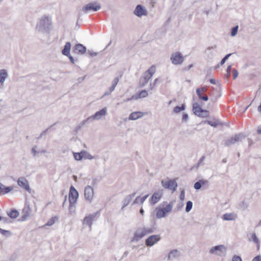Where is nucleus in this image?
<instances>
[{
	"label": "nucleus",
	"mask_w": 261,
	"mask_h": 261,
	"mask_svg": "<svg viewBox=\"0 0 261 261\" xmlns=\"http://www.w3.org/2000/svg\"><path fill=\"white\" fill-rule=\"evenodd\" d=\"M79 194L77 191L73 186H71L69 192V203H76L79 197Z\"/></svg>",
	"instance_id": "nucleus-8"
},
{
	"label": "nucleus",
	"mask_w": 261,
	"mask_h": 261,
	"mask_svg": "<svg viewBox=\"0 0 261 261\" xmlns=\"http://www.w3.org/2000/svg\"><path fill=\"white\" fill-rule=\"evenodd\" d=\"M97 213L98 212H96L86 216L84 219L83 224H87L89 226L91 227L92 224V221L94 220Z\"/></svg>",
	"instance_id": "nucleus-19"
},
{
	"label": "nucleus",
	"mask_w": 261,
	"mask_h": 261,
	"mask_svg": "<svg viewBox=\"0 0 261 261\" xmlns=\"http://www.w3.org/2000/svg\"><path fill=\"white\" fill-rule=\"evenodd\" d=\"M148 96L147 91L145 90H142L139 92V93L136 95L135 99L145 98Z\"/></svg>",
	"instance_id": "nucleus-31"
},
{
	"label": "nucleus",
	"mask_w": 261,
	"mask_h": 261,
	"mask_svg": "<svg viewBox=\"0 0 261 261\" xmlns=\"http://www.w3.org/2000/svg\"><path fill=\"white\" fill-rule=\"evenodd\" d=\"M175 202V200L171 201L165 207L162 208L160 206L157 207L155 208V211H156V217L158 219H160L165 217L168 213H169L172 211L174 203Z\"/></svg>",
	"instance_id": "nucleus-2"
},
{
	"label": "nucleus",
	"mask_w": 261,
	"mask_h": 261,
	"mask_svg": "<svg viewBox=\"0 0 261 261\" xmlns=\"http://www.w3.org/2000/svg\"><path fill=\"white\" fill-rule=\"evenodd\" d=\"M203 109L199 106V103L197 102H194L193 104V113L196 115L198 116V114H200V112L203 111Z\"/></svg>",
	"instance_id": "nucleus-25"
},
{
	"label": "nucleus",
	"mask_w": 261,
	"mask_h": 261,
	"mask_svg": "<svg viewBox=\"0 0 261 261\" xmlns=\"http://www.w3.org/2000/svg\"><path fill=\"white\" fill-rule=\"evenodd\" d=\"M107 114V108L105 107L100 110L96 112L94 115L89 116L92 122L94 120H99L102 116H105Z\"/></svg>",
	"instance_id": "nucleus-12"
},
{
	"label": "nucleus",
	"mask_w": 261,
	"mask_h": 261,
	"mask_svg": "<svg viewBox=\"0 0 261 261\" xmlns=\"http://www.w3.org/2000/svg\"><path fill=\"white\" fill-rule=\"evenodd\" d=\"M232 74H233V79H236L238 77V74H239L238 70L236 69H233L232 70Z\"/></svg>",
	"instance_id": "nucleus-54"
},
{
	"label": "nucleus",
	"mask_w": 261,
	"mask_h": 261,
	"mask_svg": "<svg viewBox=\"0 0 261 261\" xmlns=\"http://www.w3.org/2000/svg\"><path fill=\"white\" fill-rule=\"evenodd\" d=\"M8 216L11 219H15L19 216V212L15 208L12 209L7 213Z\"/></svg>",
	"instance_id": "nucleus-29"
},
{
	"label": "nucleus",
	"mask_w": 261,
	"mask_h": 261,
	"mask_svg": "<svg viewBox=\"0 0 261 261\" xmlns=\"http://www.w3.org/2000/svg\"><path fill=\"white\" fill-rule=\"evenodd\" d=\"M13 189V188L12 186L6 187L4 186V187L3 188V191L1 192L3 194H6L11 192Z\"/></svg>",
	"instance_id": "nucleus-38"
},
{
	"label": "nucleus",
	"mask_w": 261,
	"mask_h": 261,
	"mask_svg": "<svg viewBox=\"0 0 261 261\" xmlns=\"http://www.w3.org/2000/svg\"><path fill=\"white\" fill-rule=\"evenodd\" d=\"M237 215L233 213H226L222 216V218L224 220L226 221H232L234 220L237 219Z\"/></svg>",
	"instance_id": "nucleus-23"
},
{
	"label": "nucleus",
	"mask_w": 261,
	"mask_h": 261,
	"mask_svg": "<svg viewBox=\"0 0 261 261\" xmlns=\"http://www.w3.org/2000/svg\"><path fill=\"white\" fill-rule=\"evenodd\" d=\"M180 252L177 250L174 249L171 251L168 254V259H172L179 256Z\"/></svg>",
	"instance_id": "nucleus-28"
},
{
	"label": "nucleus",
	"mask_w": 261,
	"mask_h": 261,
	"mask_svg": "<svg viewBox=\"0 0 261 261\" xmlns=\"http://www.w3.org/2000/svg\"><path fill=\"white\" fill-rule=\"evenodd\" d=\"M176 179L177 178L173 179H170L168 180L162 179L161 182L162 186L166 189L172 190L173 192H174L176 190V188L178 186V184L176 181Z\"/></svg>",
	"instance_id": "nucleus-3"
},
{
	"label": "nucleus",
	"mask_w": 261,
	"mask_h": 261,
	"mask_svg": "<svg viewBox=\"0 0 261 261\" xmlns=\"http://www.w3.org/2000/svg\"><path fill=\"white\" fill-rule=\"evenodd\" d=\"M188 119V115L187 113H184L182 116V120L187 121Z\"/></svg>",
	"instance_id": "nucleus-57"
},
{
	"label": "nucleus",
	"mask_w": 261,
	"mask_h": 261,
	"mask_svg": "<svg viewBox=\"0 0 261 261\" xmlns=\"http://www.w3.org/2000/svg\"><path fill=\"white\" fill-rule=\"evenodd\" d=\"M186 109V106L185 103L181 105V106H176L174 108L173 112L175 113H178L181 111L185 110Z\"/></svg>",
	"instance_id": "nucleus-33"
},
{
	"label": "nucleus",
	"mask_w": 261,
	"mask_h": 261,
	"mask_svg": "<svg viewBox=\"0 0 261 261\" xmlns=\"http://www.w3.org/2000/svg\"><path fill=\"white\" fill-rule=\"evenodd\" d=\"M66 56L69 58V59L70 60V61L72 63H73V64L74 63V59L73 57L70 55V54H69V55Z\"/></svg>",
	"instance_id": "nucleus-62"
},
{
	"label": "nucleus",
	"mask_w": 261,
	"mask_h": 261,
	"mask_svg": "<svg viewBox=\"0 0 261 261\" xmlns=\"http://www.w3.org/2000/svg\"><path fill=\"white\" fill-rule=\"evenodd\" d=\"M83 153H84V158H85V159H87L89 160H92L94 158V156L91 155L89 153H88V152H87L85 150H84Z\"/></svg>",
	"instance_id": "nucleus-43"
},
{
	"label": "nucleus",
	"mask_w": 261,
	"mask_h": 261,
	"mask_svg": "<svg viewBox=\"0 0 261 261\" xmlns=\"http://www.w3.org/2000/svg\"><path fill=\"white\" fill-rule=\"evenodd\" d=\"M209 115V111L206 110H203L200 114H198V117L201 118H205L208 117Z\"/></svg>",
	"instance_id": "nucleus-37"
},
{
	"label": "nucleus",
	"mask_w": 261,
	"mask_h": 261,
	"mask_svg": "<svg viewBox=\"0 0 261 261\" xmlns=\"http://www.w3.org/2000/svg\"><path fill=\"white\" fill-rule=\"evenodd\" d=\"M32 213V209L31 208L29 205H26L22 210V215L19 219V221H25Z\"/></svg>",
	"instance_id": "nucleus-15"
},
{
	"label": "nucleus",
	"mask_w": 261,
	"mask_h": 261,
	"mask_svg": "<svg viewBox=\"0 0 261 261\" xmlns=\"http://www.w3.org/2000/svg\"><path fill=\"white\" fill-rule=\"evenodd\" d=\"M245 137V136L242 133L236 134L234 137H232L226 140L224 145L227 147L230 146L231 145H233L238 142L241 141L242 139Z\"/></svg>",
	"instance_id": "nucleus-6"
},
{
	"label": "nucleus",
	"mask_w": 261,
	"mask_h": 261,
	"mask_svg": "<svg viewBox=\"0 0 261 261\" xmlns=\"http://www.w3.org/2000/svg\"><path fill=\"white\" fill-rule=\"evenodd\" d=\"M59 218L57 216H54L50 219L46 223L45 225L46 226H52L53 224L55 223V222L58 221Z\"/></svg>",
	"instance_id": "nucleus-34"
},
{
	"label": "nucleus",
	"mask_w": 261,
	"mask_h": 261,
	"mask_svg": "<svg viewBox=\"0 0 261 261\" xmlns=\"http://www.w3.org/2000/svg\"><path fill=\"white\" fill-rule=\"evenodd\" d=\"M198 181L200 182V184L201 185V186H204L207 183V181L206 180L201 179Z\"/></svg>",
	"instance_id": "nucleus-63"
},
{
	"label": "nucleus",
	"mask_w": 261,
	"mask_h": 261,
	"mask_svg": "<svg viewBox=\"0 0 261 261\" xmlns=\"http://www.w3.org/2000/svg\"><path fill=\"white\" fill-rule=\"evenodd\" d=\"M240 206L242 208V210H245L248 208V204L245 202L244 201H243L240 203Z\"/></svg>",
	"instance_id": "nucleus-46"
},
{
	"label": "nucleus",
	"mask_w": 261,
	"mask_h": 261,
	"mask_svg": "<svg viewBox=\"0 0 261 261\" xmlns=\"http://www.w3.org/2000/svg\"><path fill=\"white\" fill-rule=\"evenodd\" d=\"M193 202L191 201H188L186 203L185 211L187 213L189 212L192 208Z\"/></svg>",
	"instance_id": "nucleus-36"
},
{
	"label": "nucleus",
	"mask_w": 261,
	"mask_h": 261,
	"mask_svg": "<svg viewBox=\"0 0 261 261\" xmlns=\"http://www.w3.org/2000/svg\"><path fill=\"white\" fill-rule=\"evenodd\" d=\"M131 200H132V199H130V196H126V198L124 200L123 204L122 209H123L124 207L126 206L129 203Z\"/></svg>",
	"instance_id": "nucleus-42"
},
{
	"label": "nucleus",
	"mask_w": 261,
	"mask_h": 261,
	"mask_svg": "<svg viewBox=\"0 0 261 261\" xmlns=\"http://www.w3.org/2000/svg\"><path fill=\"white\" fill-rule=\"evenodd\" d=\"M231 65H228L226 69V72L228 73V74H231Z\"/></svg>",
	"instance_id": "nucleus-64"
},
{
	"label": "nucleus",
	"mask_w": 261,
	"mask_h": 261,
	"mask_svg": "<svg viewBox=\"0 0 261 261\" xmlns=\"http://www.w3.org/2000/svg\"><path fill=\"white\" fill-rule=\"evenodd\" d=\"M51 25V21L50 18L47 16H44L40 18L37 23L36 29L39 32L48 34Z\"/></svg>",
	"instance_id": "nucleus-1"
},
{
	"label": "nucleus",
	"mask_w": 261,
	"mask_h": 261,
	"mask_svg": "<svg viewBox=\"0 0 261 261\" xmlns=\"http://www.w3.org/2000/svg\"><path fill=\"white\" fill-rule=\"evenodd\" d=\"M94 195L93 189L90 186H87L84 190V196L86 200L91 202Z\"/></svg>",
	"instance_id": "nucleus-11"
},
{
	"label": "nucleus",
	"mask_w": 261,
	"mask_h": 261,
	"mask_svg": "<svg viewBox=\"0 0 261 261\" xmlns=\"http://www.w3.org/2000/svg\"><path fill=\"white\" fill-rule=\"evenodd\" d=\"M146 235L143 229H138L134 234V238L132 240V242H137Z\"/></svg>",
	"instance_id": "nucleus-20"
},
{
	"label": "nucleus",
	"mask_w": 261,
	"mask_h": 261,
	"mask_svg": "<svg viewBox=\"0 0 261 261\" xmlns=\"http://www.w3.org/2000/svg\"><path fill=\"white\" fill-rule=\"evenodd\" d=\"M91 118H89V117H88L85 120H84L83 121H82L80 123V124L79 125V126H81V128L84 126V125H85L86 123H90L91 122Z\"/></svg>",
	"instance_id": "nucleus-45"
},
{
	"label": "nucleus",
	"mask_w": 261,
	"mask_h": 261,
	"mask_svg": "<svg viewBox=\"0 0 261 261\" xmlns=\"http://www.w3.org/2000/svg\"><path fill=\"white\" fill-rule=\"evenodd\" d=\"M233 54V53H230V54H228L227 55H226L224 57H223L220 63V64L221 65H223L225 63V62L226 61V60Z\"/></svg>",
	"instance_id": "nucleus-41"
},
{
	"label": "nucleus",
	"mask_w": 261,
	"mask_h": 261,
	"mask_svg": "<svg viewBox=\"0 0 261 261\" xmlns=\"http://www.w3.org/2000/svg\"><path fill=\"white\" fill-rule=\"evenodd\" d=\"M119 81L118 77H116L112 81V84L111 86L109 88V89L107 90L103 94L102 97L110 95L115 89L116 86L118 84V83Z\"/></svg>",
	"instance_id": "nucleus-17"
},
{
	"label": "nucleus",
	"mask_w": 261,
	"mask_h": 261,
	"mask_svg": "<svg viewBox=\"0 0 261 261\" xmlns=\"http://www.w3.org/2000/svg\"><path fill=\"white\" fill-rule=\"evenodd\" d=\"M17 184L19 186L24 189L25 190L30 192L31 190L29 182L25 178L23 177H19L17 180Z\"/></svg>",
	"instance_id": "nucleus-14"
},
{
	"label": "nucleus",
	"mask_w": 261,
	"mask_h": 261,
	"mask_svg": "<svg viewBox=\"0 0 261 261\" xmlns=\"http://www.w3.org/2000/svg\"><path fill=\"white\" fill-rule=\"evenodd\" d=\"M86 47L81 43L76 44L73 47L72 51L75 54L83 55L86 53Z\"/></svg>",
	"instance_id": "nucleus-16"
},
{
	"label": "nucleus",
	"mask_w": 261,
	"mask_h": 261,
	"mask_svg": "<svg viewBox=\"0 0 261 261\" xmlns=\"http://www.w3.org/2000/svg\"><path fill=\"white\" fill-rule=\"evenodd\" d=\"M101 5L97 2L89 3L82 8V11L85 13H88L90 11L96 12L100 10Z\"/></svg>",
	"instance_id": "nucleus-5"
},
{
	"label": "nucleus",
	"mask_w": 261,
	"mask_h": 261,
	"mask_svg": "<svg viewBox=\"0 0 261 261\" xmlns=\"http://www.w3.org/2000/svg\"><path fill=\"white\" fill-rule=\"evenodd\" d=\"M238 29H239L238 25H236L231 28V31H230V34H231V36L234 37L237 35L238 31Z\"/></svg>",
	"instance_id": "nucleus-39"
},
{
	"label": "nucleus",
	"mask_w": 261,
	"mask_h": 261,
	"mask_svg": "<svg viewBox=\"0 0 261 261\" xmlns=\"http://www.w3.org/2000/svg\"><path fill=\"white\" fill-rule=\"evenodd\" d=\"M163 190H159L155 192L149 199V202L151 205H155L162 197Z\"/></svg>",
	"instance_id": "nucleus-9"
},
{
	"label": "nucleus",
	"mask_w": 261,
	"mask_h": 261,
	"mask_svg": "<svg viewBox=\"0 0 261 261\" xmlns=\"http://www.w3.org/2000/svg\"><path fill=\"white\" fill-rule=\"evenodd\" d=\"M220 93L218 92V94L215 97L211 98V101H212L213 102H215L217 101L218 97H220Z\"/></svg>",
	"instance_id": "nucleus-56"
},
{
	"label": "nucleus",
	"mask_w": 261,
	"mask_h": 261,
	"mask_svg": "<svg viewBox=\"0 0 261 261\" xmlns=\"http://www.w3.org/2000/svg\"><path fill=\"white\" fill-rule=\"evenodd\" d=\"M53 126V125L50 126L49 127H48L47 128H46L45 130H44V131H43L41 134L40 135H39V136L37 138V140H39L40 139H41L43 136L45 135L47 132L48 131V130L51 128L52 126Z\"/></svg>",
	"instance_id": "nucleus-47"
},
{
	"label": "nucleus",
	"mask_w": 261,
	"mask_h": 261,
	"mask_svg": "<svg viewBox=\"0 0 261 261\" xmlns=\"http://www.w3.org/2000/svg\"><path fill=\"white\" fill-rule=\"evenodd\" d=\"M252 261H261V255H258L252 259Z\"/></svg>",
	"instance_id": "nucleus-59"
},
{
	"label": "nucleus",
	"mask_w": 261,
	"mask_h": 261,
	"mask_svg": "<svg viewBox=\"0 0 261 261\" xmlns=\"http://www.w3.org/2000/svg\"><path fill=\"white\" fill-rule=\"evenodd\" d=\"M143 230H144V232L146 233V234H147L148 233H151L153 232V230L152 228L147 229V228H144Z\"/></svg>",
	"instance_id": "nucleus-53"
},
{
	"label": "nucleus",
	"mask_w": 261,
	"mask_h": 261,
	"mask_svg": "<svg viewBox=\"0 0 261 261\" xmlns=\"http://www.w3.org/2000/svg\"><path fill=\"white\" fill-rule=\"evenodd\" d=\"M206 90V88L202 87L198 88L196 89V94L198 95L199 98L203 101H207L208 100V97L206 95H203L202 92H204Z\"/></svg>",
	"instance_id": "nucleus-18"
},
{
	"label": "nucleus",
	"mask_w": 261,
	"mask_h": 261,
	"mask_svg": "<svg viewBox=\"0 0 261 261\" xmlns=\"http://www.w3.org/2000/svg\"><path fill=\"white\" fill-rule=\"evenodd\" d=\"M1 220L3 221L4 223H8L11 222L9 220V218H5V217H2V219H1Z\"/></svg>",
	"instance_id": "nucleus-58"
},
{
	"label": "nucleus",
	"mask_w": 261,
	"mask_h": 261,
	"mask_svg": "<svg viewBox=\"0 0 261 261\" xmlns=\"http://www.w3.org/2000/svg\"><path fill=\"white\" fill-rule=\"evenodd\" d=\"M148 196H149V195L147 194V195H146L142 197L140 199L141 203L143 204L144 203V202L145 201V200L146 199V198L148 197Z\"/></svg>",
	"instance_id": "nucleus-60"
},
{
	"label": "nucleus",
	"mask_w": 261,
	"mask_h": 261,
	"mask_svg": "<svg viewBox=\"0 0 261 261\" xmlns=\"http://www.w3.org/2000/svg\"><path fill=\"white\" fill-rule=\"evenodd\" d=\"M7 76L8 73L6 69H3L0 70V83L1 85H3Z\"/></svg>",
	"instance_id": "nucleus-26"
},
{
	"label": "nucleus",
	"mask_w": 261,
	"mask_h": 261,
	"mask_svg": "<svg viewBox=\"0 0 261 261\" xmlns=\"http://www.w3.org/2000/svg\"><path fill=\"white\" fill-rule=\"evenodd\" d=\"M201 123H203L204 124L207 123V124H209L210 125L213 126L214 127H217L218 125L221 124L219 122V120L216 118L214 119V121L205 120L204 121H202Z\"/></svg>",
	"instance_id": "nucleus-27"
},
{
	"label": "nucleus",
	"mask_w": 261,
	"mask_h": 261,
	"mask_svg": "<svg viewBox=\"0 0 261 261\" xmlns=\"http://www.w3.org/2000/svg\"><path fill=\"white\" fill-rule=\"evenodd\" d=\"M160 235H151L149 236L145 242V245L148 247L152 246L156 242L161 240Z\"/></svg>",
	"instance_id": "nucleus-10"
},
{
	"label": "nucleus",
	"mask_w": 261,
	"mask_h": 261,
	"mask_svg": "<svg viewBox=\"0 0 261 261\" xmlns=\"http://www.w3.org/2000/svg\"><path fill=\"white\" fill-rule=\"evenodd\" d=\"M202 186L199 181H196L194 185V188L195 189L198 190L201 188Z\"/></svg>",
	"instance_id": "nucleus-49"
},
{
	"label": "nucleus",
	"mask_w": 261,
	"mask_h": 261,
	"mask_svg": "<svg viewBox=\"0 0 261 261\" xmlns=\"http://www.w3.org/2000/svg\"><path fill=\"white\" fill-rule=\"evenodd\" d=\"M0 233L7 237H10L12 234L10 231L4 230L1 228H0Z\"/></svg>",
	"instance_id": "nucleus-40"
},
{
	"label": "nucleus",
	"mask_w": 261,
	"mask_h": 261,
	"mask_svg": "<svg viewBox=\"0 0 261 261\" xmlns=\"http://www.w3.org/2000/svg\"><path fill=\"white\" fill-rule=\"evenodd\" d=\"M172 63L175 65H180L184 61V57L179 51H176L172 54L170 57Z\"/></svg>",
	"instance_id": "nucleus-7"
},
{
	"label": "nucleus",
	"mask_w": 261,
	"mask_h": 261,
	"mask_svg": "<svg viewBox=\"0 0 261 261\" xmlns=\"http://www.w3.org/2000/svg\"><path fill=\"white\" fill-rule=\"evenodd\" d=\"M101 178L98 179L97 178H94L92 180V183L93 186H96L97 184L100 181Z\"/></svg>",
	"instance_id": "nucleus-52"
},
{
	"label": "nucleus",
	"mask_w": 261,
	"mask_h": 261,
	"mask_svg": "<svg viewBox=\"0 0 261 261\" xmlns=\"http://www.w3.org/2000/svg\"><path fill=\"white\" fill-rule=\"evenodd\" d=\"M155 67L154 65H152L143 73L146 75H148L151 78L155 73Z\"/></svg>",
	"instance_id": "nucleus-30"
},
{
	"label": "nucleus",
	"mask_w": 261,
	"mask_h": 261,
	"mask_svg": "<svg viewBox=\"0 0 261 261\" xmlns=\"http://www.w3.org/2000/svg\"><path fill=\"white\" fill-rule=\"evenodd\" d=\"M134 14L139 17L145 16L147 14L146 9L141 5H138L134 11Z\"/></svg>",
	"instance_id": "nucleus-13"
},
{
	"label": "nucleus",
	"mask_w": 261,
	"mask_h": 261,
	"mask_svg": "<svg viewBox=\"0 0 261 261\" xmlns=\"http://www.w3.org/2000/svg\"><path fill=\"white\" fill-rule=\"evenodd\" d=\"M84 150L81 151L80 152L73 153L74 159L76 161L82 160L84 156Z\"/></svg>",
	"instance_id": "nucleus-32"
},
{
	"label": "nucleus",
	"mask_w": 261,
	"mask_h": 261,
	"mask_svg": "<svg viewBox=\"0 0 261 261\" xmlns=\"http://www.w3.org/2000/svg\"><path fill=\"white\" fill-rule=\"evenodd\" d=\"M232 261H242L241 256L237 255H234L232 258Z\"/></svg>",
	"instance_id": "nucleus-50"
},
{
	"label": "nucleus",
	"mask_w": 261,
	"mask_h": 261,
	"mask_svg": "<svg viewBox=\"0 0 261 261\" xmlns=\"http://www.w3.org/2000/svg\"><path fill=\"white\" fill-rule=\"evenodd\" d=\"M36 148H37V146H34V147L32 148V149H31V153H32V154H33V156H36V154H37V153H39V151H37L36 150Z\"/></svg>",
	"instance_id": "nucleus-51"
},
{
	"label": "nucleus",
	"mask_w": 261,
	"mask_h": 261,
	"mask_svg": "<svg viewBox=\"0 0 261 261\" xmlns=\"http://www.w3.org/2000/svg\"><path fill=\"white\" fill-rule=\"evenodd\" d=\"M184 204L182 201H181V202H179V203H178L177 204V206H176L177 209L178 210H180V208H182V207L184 206Z\"/></svg>",
	"instance_id": "nucleus-61"
},
{
	"label": "nucleus",
	"mask_w": 261,
	"mask_h": 261,
	"mask_svg": "<svg viewBox=\"0 0 261 261\" xmlns=\"http://www.w3.org/2000/svg\"><path fill=\"white\" fill-rule=\"evenodd\" d=\"M180 194L179 196V199L180 201H183L185 200V190L184 189H180Z\"/></svg>",
	"instance_id": "nucleus-44"
},
{
	"label": "nucleus",
	"mask_w": 261,
	"mask_h": 261,
	"mask_svg": "<svg viewBox=\"0 0 261 261\" xmlns=\"http://www.w3.org/2000/svg\"><path fill=\"white\" fill-rule=\"evenodd\" d=\"M205 159V156H202L199 160L198 162V164H197V168H198L200 165L201 164H203V162L204 161Z\"/></svg>",
	"instance_id": "nucleus-55"
},
{
	"label": "nucleus",
	"mask_w": 261,
	"mask_h": 261,
	"mask_svg": "<svg viewBox=\"0 0 261 261\" xmlns=\"http://www.w3.org/2000/svg\"><path fill=\"white\" fill-rule=\"evenodd\" d=\"M150 79V77L148 75L143 73L140 79L139 86L141 88L144 87L148 83Z\"/></svg>",
	"instance_id": "nucleus-21"
},
{
	"label": "nucleus",
	"mask_w": 261,
	"mask_h": 261,
	"mask_svg": "<svg viewBox=\"0 0 261 261\" xmlns=\"http://www.w3.org/2000/svg\"><path fill=\"white\" fill-rule=\"evenodd\" d=\"M144 115V113L141 112L137 111V112H134L130 114L128 119L129 120H135L139 118H141Z\"/></svg>",
	"instance_id": "nucleus-22"
},
{
	"label": "nucleus",
	"mask_w": 261,
	"mask_h": 261,
	"mask_svg": "<svg viewBox=\"0 0 261 261\" xmlns=\"http://www.w3.org/2000/svg\"><path fill=\"white\" fill-rule=\"evenodd\" d=\"M75 203H69V211L71 214H74L75 212Z\"/></svg>",
	"instance_id": "nucleus-35"
},
{
	"label": "nucleus",
	"mask_w": 261,
	"mask_h": 261,
	"mask_svg": "<svg viewBox=\"0 0 261 261\" xmlns=\"http://www.w3.org/2000/svg\"><path fill=\"white\" fill-rule=\"evenodd\" d=\"M210 254L218 256H225L226 253V248L223 245H219L213 247L209 251Z\"/></svg>",
	"instance_id": "nucleus-4"
},
{
	"label": "nucleus",
	"mask_w": 261,
	"mask_h": 261,
	"mask_svg": "<svg viewBox=\"0 0 261 261\" xmlns=\"http://www.w3.org/2000/svg\"><path fill=\"white\" fill-rule=\"evenodd\" d=\"M71 46V43L70 42H67L64 45L63 49L62 50V54L64 56L69 55Z\"/></svg>",
	"instance_id": "nucleus-24"
},
{
	"label": "nucleus",
	"mask_w": 261,
	"mask_h": 261,
	"mask_svg": "<svg viewBox=\"0 0 261 261\" xmlns=\"http://www.w3.org/2000/svg\"><path fill=\"white\" fill-rule=\"evenodd\" d=\"M251 238H252V241L254 242V243L258 244V243H260L259 240L258 239V238L257 237V236L255 234V233H253L252 234Z\"/></svg>",
	"instance_id": "nucleus-48"
}]
</instances>
